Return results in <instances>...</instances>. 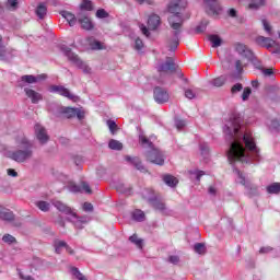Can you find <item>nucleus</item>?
I'll list each match as a JSON object with an SVG mask.
<instances>
[{
	"label": "nucleus",
	"instance_id": "25",
	"mask_svg": "<svg viewBox=\"0 0 280 280\" xmlns=\"http://www.w3.org/2000/svg\"><path fill=\"white\" fill-rule=\"evenodd\" d=\"M61 16L66 19V21L69 23L70 27H73L78 23V18L69 11H61Z\"/></svg>",
	"mask_w": 280,
	"mask_h": 280
},
{
	"label": "nucleus",
	"instance_id": "35",
	"mask_svg": "<svg viewBox=\"0 0 280 280\" xmlns=\"http://www.w3.org/2000/svg\"><path fill=\"white\" fill-rule=\"evenodd\" d=\"M54 246H55V252L57 253V255H60V253H62V249L67 246V242L55 241Z\"/></svg>",
	"mask_w": 280,
	"mask_h": 280
},
{
	"label": "nucleus",
	"instance_id": "33",
	"mask_svg": "<svg viewBox=\"0 0 280 280\" xmlns=\"http://www.w3.org/2000/svg\"><path fill=\"white\" fill-rule=\"evenodd\" d=\"M129 242H131V244H135L137 248H143V240L139 238L137 234L131 235L129 237Z\"/></svg>",
	"mask_w": 280,
	"mask_h": 280
},
{
	"label": "nucleus",
	"instance_id": "52",
	"mask_svg": "<svg viewBox=\"0 0 280 280\" xmlns=\"http://www.w3.org/2000/svg\"><path fill=\"white\" fill-rule=\"evenodd\" d=\"M8 8H11V10H16V5H19L18 0H8L7 1Z\"/></svg>",
	"mask_w": 280,
	"mask_h": 280
},
{
	"label": "nucleus",
	"instance_id": "57",
	"mask_svg": "<svg viewBox=\"0 0 280 280\" xmlns=\"http://www.w3.org/2000/svg\"><path fill=\"white\" fill-rule=\"evenodd\" d=\"M168 261H170V264H174V266H176V264H178V261H180V258L178 256H170Z\"/></svg>",
	"mask_w": 280,
	"mask_h": 280
},
{
	"label": "nucleus",
	"instance_id": "7",
	"mask_svg": "<svg viewBox=\"0 0 280 280\" xmlns=\"http://www.w3.org/2000/svg\"><path fill=\"white\" fill-rule=\"evenodd\" d=\"M142 198H144V200H148L149 205H151V207H153V209H155V211L165 213V211L167 209L165 207V202H163V200H161L159 197L154 196V190H152L150 188H145L142 191Z\"/></svg>",
	"mask_w": 280,
	"mask_h": 280
},
{
	"label": "nucleus",
	"instance_id": "4",
	"mask_svg": "<svg viewBox=\"0 0 280 280\" xmlns=\"http://www.w3.org/2000/svg\"><path fill=\"white\" fill-rule=\"evenodd\" d=\"M15 143L20 149L9 153V156L12 159V161H15L16 163H25V161L32 159L34 155V151L32 150L34 144H32L30 140H27L23 135H20L15 139Z\"/></svg>",
	"mask_w": 280,
	"mask_h": 280
},
{
	"label": "nucleus",
	"instance_id": "46",
	"mask_svg": "<svg viewBox=\"0 0 280 280\" xmlns=\"http://www.w3.org/2000/svg\"><path fill=\"white\" fill-rule=\"evenodd\" d=\"M262 27L268 36H272V26H270V23H268V21L262 20Z\"/></svg>",
	"mask_w": 280,
	"mask_h": 280
},
{
	"label": "nucleus",
	"instance_id": "59",
	"mask_svg": "<svg viewBox=\"0 0 280 280\" xmlns=\"http://www.w3.org/2000/svg\"><path fill=\"white\" fill-rule=\"evenodd\" d=\"M235 69L237 71V73H242V71H244V68L242 67V61L241 60H236Z\"/></svg>",
	"mask_w": 280,
	"mask_h": 280
},
{
	"label": "nucleus",
	"instance_id": "21",
	"mask_svg": "<svg viewBox=\"0 0 280 280\" xmlns=\"http://www.w3.org/2000/svg\"><path fill=\"white\" fill-rule=\"evenodd\" d=\"M24 93L32 101V104H38L43 100V94L30 88H25Z\"/></svg>",
	"mask_w": 280,
	"mask_h": 280
},
{
	"label": "nucleus",
	"instance_id": "41",
	"mask_svg": "<svg viewBox=\"0 0 280 280\" xmlns=\"http://www.w3.org/2000/svg\"><path fill=\"white\" fill-rule=\"evenodd\" d=\"M194 250L195 253H197L198 255H205V252L207 250V248L205 247V244L202 243H196L194 245Z\"/></svg>",
	"mask_w": 280,
	"mask_h": 280
},
{
	"label": "nucleus",
	"instance_id": "19",
	"mask_svg": "<svg viewBox=\"0 0 280 280\" xmlns=\"http://www.w3.org/2000/svg\"><path fill=\"white\" fill-rule=\"evenodd\" d=\"M235 51L240 54L243 58H247V60H253V50L248 48V46L237 43L235 44Z\"/></svg>",
	"mask_w": 280,
	"mask_h": 280
},
{
	"label": "nucleus",
	"instance_id": "26",
	"mask_svg": "<svg viewBox=\"0 0 280 280\" xmlns=\"http://www.w3.org/2000/svg\"><path fill=\"white\" fill-rule=\"evenodd\" d=\"M0 220H4V222H12V220H14V212L2 208V210H0Z\"/></svg>",
	"mask_w": 280,
	"mask_h": 280
},
{
	"label": "nucleus",
	"instance_id": "13",
	"mask_svg": "<svg viewBox=\"0 0 280 280\" xmlns=\"http://www.w3.org/2000/svg\"><path fill=\"white\" fill-rule=\"evenodd\" d=\"M153 97L156 104H165V102H170V93L161 86L154 89Z\"/></svg>",
	"mask_w": 280,
	"mask_h": 280
},
{
	"label": "nucleus",
	"instance_id": "38",
	"mask_svg": "<svg viewBox=\"0 0 280 280\" xmlns=\"http://www.w3.org/2000/svg\"><path fill=\"white\" fill-rule=\"evenodd\" d=\"M188 174L190 176H195L196 180L198 183H200V178H202V176H205V171H198V170H191V171H188Z\"/></svg>",
	"mask_w": 280,
	"mask_h": 280
},
{
	"label": "nucleus",
	"instance_id": "17",
	"mask_svg": "<svg viewBox=\"0 0 280 280\" xmlns=\"http://www.w3.org/2000/svg\"><path fill=\"white\" fill-rule=\"evenodd\" d=\"M55 115L61 119H72V117H75V108L62 106L57 107Z\"/></svg>",
	"mask_w": 280,
	"mask_h": 280
},
{
	"label": "nucleus",
	"instance_id": "39",
	"mask_svg": "<svg viewBox=\"0 0 280 280\" xmlns=\"http://www.w3.org/2000/svg\"><path fill=\"white\" fill-rule=\"evenodd\" d=\"M36 207H38V209L44 212H47L49 209H51V205H49L47 201H37Z\"/></svg>",
	"mask_w": 280,
	"mask_h": 280
},
{
	"label": "nucleus",
	"instance_id": "47",
	"mask_svg": "<svg viewBox=\"0 0 280 280\" xmlns=\"http://www.w3.org/2000/svg\"><path fill=\"white\" fill-rule=\"evenodd\" d=\"M96 18L97 19H108V12H106V10H104V9H98L96 11Z\"/></svg>",
	"mask_w": 280,
	"mask_h": 280
},
{
	"label": "nucleus",
	"instance_id": "30",
	"mask_svg": "<svg viewBox=\"0 0 280 280\" xmlns=\"http://www.w3.org/2000/svg\"><path fill=\"white\" fill-rule=\"evenodd\" d=\"M80 10V12H91L93 10V2L90 0H82Z\"/></svg>",
	"mask_w": 280,
	"mask_h": 280
},
{
	"label": "nucleus",
	"instance_id": "49",
	"mask_svg": "<svg viewBox=\"0 0 280 280\" xmlns=\"http://www.w3.org/2000/svg\"><path fill=\"white\" fill-rule=\"evenodd\" d=\"M135 49L137 51H141V49H143V40H141L139 37L135 40Z\"/></svg>",
	"mask_w": 280,
	"mask_h": 280
},
{
	"label": "nucleus",
	"instance_id": "1",
	"mask_svg": "<svg viewBox=\"0 0 280 280\" xmlns=\"http://www.w3.org/2000/svg\"><path fill=\"white\" fill-rule=\"evenodd\" d=\"M226 141H229V150L226 151L228 161L231 165L236 163L248 164L253 161H261L259 148L253 137V131H242V116L233 114L223 127Z\"/></svg>",
	"mask_w": 280,
	"mask_h": 280
},
{
	"label": "nucleus",
	"instance_id": "34",
	"mask_svg": "<svg viewBox=\"0 0 280 280\" xmlns=\"http://www.w3.org/2000/svg\"><path fill=\"white\" fill-rule=\"evenodd\" d=\"M132 218L136 222H143L145 220V213L141 210H136L132 212Z\"/></svg>",
	"mask_w": 280,
	"mask_h": 280
},
{
	"label": "nucleus",
	"instance_id": "16",
	"mask_svg": "<svg viewBox=\"0 0 280 280\" xmlns=\"http://www.w3.org/2000/svg\"><path fill=\"white\" fill-rule=\"evenodd\" d=\"M187 8V0H172L168 4V12L171 14H180V10Z\"/></svg>",
	"mask_w": 280,
	"mask_h": 280
},
{
	"label": "nucleus",
	"instance_id": "2",
	"mask_svg": "<svg viewBox=\"0 0 280 280\" xmlns=\"http://www.w3.org/2000/svg\"><path fill=\"white\" fill-rule=\"evenodd\" d=\"M183 23H185V19H183L182 13H171L168 16V25L172 28V37L167 42L168 51H176L178 49L180 34L183 33Z\"/></svg>",
	"mask_w": 280,
	"mask_h": 280
},
{
	"label": "nucleus",
	"instance_id": "42",
	"mask_svg": "<svg viewBox=\"0 0 280 280\" xmlns=\"http://www.w3.org/2000/svg\"><path fill=\"white\" fill-rule=\"evenodd\" d=\"M2 242H4V244H16V237L12 236L11 234H4Z\"/></svg>",
	"mask_w": 280,
	"mask_h": 280
},
{
	"label": "nucleus",
	"instance_id": "54",
	"mask_svg": "<svg viewBox=\"0 0 280 280\" xmlns=\"http://www.w3.org/2000/svg\"><path fill=\"white\" fill-rule=\"evenodd\" d=\"M117 191H120V194H130V189L126 188L124 184H120L119 186H117Z\"/></svg>",
	"mask_w": 280,
	"mask_h": 280
},
{
	"label": "nucleus",
	"instance_id": "55",
	"mask_svg": "<svg viewBox=\"0 0 280 280\" xmlns=\"http://www.w3.org/2000/svg\"><path fill=\"white\" fill-rule=\"evenodd\" d=\"M91 48L92 49H104V47L102 46V44L98 40H94L91 43Z\"/></svg>",
	"mask_w": 280,
	"mask_h": 280
},
{
	"label": "nucleus",
	"instance_id": "43",
	"mask_svg": "<svg viewBox=\"0 0 280 280\" xmlns=\"http://www.w3.org/2000/svg\"><path fill=\"white\" fill-rule=\"evenodd\" d=\"M241 91H244V85H242V83H235L232 88H231V93L233 95H237V93H241Z\"/></svg>",
	"mask_w": 280,
	"mask_h": 280
},
{
	"label": "nucleus",
	"instance_id": "18",
	"mask_svg": "<svg viewBox=\"0 0 280 280\" xmlns=\"http://www.w3.org/2000/svg\"><path fill=\"white\" fill-rule=\"evenodd\" d=\"M77 19L83 30H93V22L91 21V18H89V14L86 12H79Z\"/></svg>",
	"mask_w": 280,
	"mask_h": 280
},
{
	"label": "nucleus",
	"instance_id": "12",
	"mask_svg": "<svg viewBox=\"0 0 280 280\" xmlns=\"http://www.w3.org/2000/svg\"><path fill=\"white\" fill-rule=\"evenodd\" d=\"M43 80H47V74H38V75H32V74H25L21 77V83L19 86H25L26 84H37V82H43Z\"/></svg>",
	"mask_w": 280,
	"mask_h": 280
},
{
	"label": "nucleus",
	"instance_id": "31",
	"mask_svg": "<svg viewBox=\"0 0 280 280\" xmlns=\"http://www.w3.org/2000/svg\"><path fill=\"white\" fill-rule=\"evenodd\" d=\"M36 15L38 16V19H45V16L47 15V7L45 5V3H40L39 5H37Z\"/></svg>",
	"mask_w": 280,
	"mask_h": 280
},
{
	"label": "nucleus",
	"instance_id": "10",
	"mask_svg": "<svg viewBox=\"0 0 280 280\" xmlns=\"http://www.w3.org/2000/svg\"><path fill=\"white\" fill-rule=\"evenodd\" d=\"M158 71L161 78H163V75H167V73H174V71H176V63L174 62V59L172 57L166 58L165 62L158 67Z\"/></svg>",
	"mask_w": 280,
	"mask_h": 280
},
{
	"label": "nucleus",
	"instance_id": "32",
	"mask_svg": "<svg viewBox=\"0 0 280 280\" xmlns=\"http://www.w3.org/2000/svg\"><path fill=\"white\" fill-rule=\"evenodd\" d=\"M209 40L214 49H217V47H220L222 45V38H220V36L218 35H210Z\"/></svg>",
	"mask_w": 280,
	"mask_h": 280
},
{
	"label": "nucleus",
	"instance_id": "24",
	"mask_svg": "<svg viewBox=\"0 0 280 280\" xmlns=\"http://www.w3.org/2000/svg\"><path fill=\"white\" fill-rule=\"evenodd\" d=\"M161 25V16L158 14H151L148 19V27L149 30H156Z\"/></svg>",
	"mask_w": 280,
	"mask_h": 280
},
{
	"label": "nucleus",
	"instance_id": "53",
	"mask_svg": "<svg viewBox=\"0 0 280 280\" xmlns=\"http://www.w3.org/2000/svg\"><path fill=\"white\" fill-rule=\"evenodd\" d=\"M175 126H176L177 130H183V128H185V126H186V122H185V120L177 119V120H175Z\"/></svg>",
	"mask_w": 280,
	"mask_h": 280
},
{
	"label": "nucleus",
	"instance_id": "50",
	"mask_svg": "<svg viewBox=\"0 0 280 280\" xmlns=\"http://www.w3.org/2000/svg\"><path fill=\"white\" fill-rule=\"evenodd\" d=\"M185 97H187V100H194V97H196V92H194L191 89H186Z\"/></svg>",
	"mask_w": 280,
	"mask_h": 280
},
{
	"label": "nucleus",
	"instance_id": "8",
	"mask_svg": "<svg viewBox=\"0 0 280 280\" xmlns=\"http://www.w3.org/2000/svg\"><path fill=\"white\" fill-rule=\"evenodd\" d=\"M61 51L65 54L66 57H68V60L72 62V65H75L79 69H82L83 73H91V68L84 63V61L81 60L78 55H75L73 51H71V48L68 46H61Z\"/></svg>",
	"mask_w": 280,
	"mask_h": 280
},
{
	"label": "nucleus",
	"instance_id": "58",
	"mask_svg": "<svg viewBox=\"0 0 280 280\" xmlns=\"http://www.w3.org/2000/svg\"><path fill=\"white\" fill-rule=\"evenodd\" d=\"M83 211H88V212L93 211V203L84 202L83 203Z\"/></svg>",
	"mask_w": 280,
	"mask_h": 280
},
{
	"label": "nucleus",
	"instance_id": "27",
	"mask_svg": "<svg viewBox=\"0 0 280 280\" xmlns=\"http://www.w3.org/2000/svg\"><path fill=\"white\" fill-rule=\"evenodd\" d=\"M163 182L165 185H167V187H176L178 185V179L173 175H164Z\"/></svg>",
	"mask_w": 280,
	"mask_h": 280
},
{
	"label": "nucleus",
	"instance_id": "61",
	"mask_svg": "<svg viewBox=\"0 0 280 280\" xmlns=\"http://www.w3.org/2000/svg\"><path fill=\"white\" fill-rule=\"evenodd\" d=\"M269 126H270V128H275L276 130H280L279 120H271V124Z\"/></svg>",
	"mask_w": 280,
	"mask_h": 280
},
{
	"label": "nucleus",
	"instance_id": "14",
	"mask_svg": "<svg viewBox=\"0 0 280 280\" xmlns=\"http://www.w3.org/2000/svg\"><path fill=\"white\" fill-rule=\"evenodd\" d=\"M34 130L37 141L40 143V145H45V143L49 141V135H47V129H45V127H43L40 124H36Z\"/></svg>",
	"mask_w": 280,
	"mask_h": 280
},
{
	"label": "nucleus",
	"instance_id": "62",
	"mask_svg": "<svg viewBox=\"0 0 280 280\" xmlns=\"http://www.w3.org/2000/svg\"><path fill=\"white\" fill-rule=\"evenodd\" d=\"M140 30L144 36H147V37L150 36V31L148 30V27L145 25L141 24Z\"/></svg>",
	"mask_w": 280,
	"mask_h": 280
},
{
	"label": "nucleus",
	"instance_id": "11",
	"mask_svg": "<svg viewBox=\"0 0 280 280\" xmlns=\"http://www.w3.org/2000/svg\"><path fill=\"white\" fill-rule=\"evenodd\" d=\"M48 91L50 93H58V95H61L62 97H67L68 100H78V96L72 94L69 89L62 86V85H50Z\"/></svg>",
	"mask_w": 280,
	"mask_h": 280
},
{
	"label": "nucleus",
	"instance_id": "40",
	"mask_svg": "<svg viewBox=\"0 0 280 280\" xmlns=\"http://www.w3.org/2000/svg\"><path fill=\"white\" fill-rule=\"evenodd\" d=\"M199 150L201 152V155L203 156V159H207V156H209V144L203 142L199 144Z\"/></svg>",
	"mask_w": 280,
	"mask_h": 280
},
{
	"label": "nucleus",
	"instance_id": "44",
	"mask_svg": "<svg viewBox=\"0 0 280 280\" xmlns=\"http://www.w3.org/2000/svg\"><path fill=\"white\" fill-rule=\"evenodd\" d=\"M261 5H264V0H252L249 10H257L258 8H261Z\"/></svg>",
	"mask_w": 280,
	"mask_h": 280
},
{
	"label": "nucleus",
	"instance_id": "45",
	"mask_svg": "<svg viewBox=\"0 0 280 280\" xmlns=\"http://www.w3.org/2000/svg\"><path fill=\"white\" fill-rule=\"evenodd\" d=\"M250 93H253V90L250 88H244L243 93L241 95L243 102H247V100L250 97Z\"/></svg>",
	"mask_w": 280,
	"mask_h": 280
},
{
	"label": "nucleus",
	"instance_id": "63",
	"mask_svg": "<svg viewBox=\"0 0 280 280\" xmlns=\"http://www.w3.org/2000/svg\"><path fill=\"white\" fill-rule=\"evenodd\" d=\"M8 175L12 176L13 178H16V176H19V173L16 171H14L13 168H9Z\"/></svg>",
	"mask_w": 280,
	"mask_h": 280
},
{
	"label": "nucleus",
	"instance_id": "3",
	"mask_svg": "<svg viewBox=\"0 0 280 280\" xmlns=\"http://www.w3.org/2000/svg\"><path fill=\"white\" fill-rule=\"evenodd\" d=\"M152 137L148 139L143 131L139 132V143L142 148H148L149 150L144 153V156L149 163H153L154 165H164L165 164V153L161 151L159 148L154 147L152 143Z\"/></svg>",
	"mask_w": 280,
	"mask_h": 280
},
{
	"label": "nucleus",
	"instance_id": "15",
	"mask_svg": "<svg viewBox=\"0 0 280 280\" xmlns=\"http://www.w3.org/2000/svg\"><path fill=\"white\" fill-rule=\"evenodd\" d=\"M207 5L206 12L209 16H218L222 12V8L217 0H203Z\"/></svg>",
	"mask_w": 280,
	"mask_h": 280
},
{
	"label": "nucleus",
	"instance_id": "37",
	"mask_svg": "<svg viewBox=\"0 0 280 280\" xmlns=\"http://www.w3.org/2000/svg\"><path fill=\"white\" fill-rule=\"evenodd\" d=\"M71 275H73L78 280H89L86 279V276L80 272V269H78L77 267L71 268Z\"/></svg>",
	"mask_w": 280,
	"mask_h": 280
},
{
	"label": "nucleus",
	"instance_id": "29",
	"mask_svg": "<svg viewBox=\"0 0 280 280\" xmlns=\"http://www.w3.org/2000/svg\"><path fill=\"white\" fill-rule=\"evenodd\" d=\"M109 150L120 151L124 150V144L119 140L112 139L108 142Z\"/></svg>",
	"mask_w": 280,
	"mask_h": 280
},
{
	"label": "nucleus",
	"instance_id": "22",
	"mask_svg": "<svg viewBox=\"0 0 280 280\" xmlns=\"http://www.w3.org/2000/svg\"><path fill=\"white\" fill-rule=\"evenodd\" d=\"M125 161H127V163H131V165H135V167L138 168L139 172H148V170H145V166H143L139 158H132L130 155H126Z\"/></svg>",
	"mask_w": 280,
	"mask_h": 280
},
{
	"label": "nucleus",
	"instance_id": "64",
	"mask_svg": "<svg viewBox=\"0 0 280 280\" xmlns=\"http://www.w3.org/2000/svg\"><path fill=\"white\" fill-rule=\"evenodd\" d=\"M261 71H262L264 75H272V73H273L272 69H270V68L262 69Z\"/></svg>",
	"mask_w": 280,
	"mask_h": 280
},
{
	"label": "nucleus",
	"instance_id": "5",
	"mask_svg": "<svg viewBox=\"0 0 280 280\" xmlns=\"http://www.w3.org/2000/svg\"><path fill=\"white\" fill-rule=\"evenodd\" d=\"M52 205L60 211V213L68 215L69 222H72L75 229H84V224L89 223V217H79L71 208H69V206L65 205L62 201L55 200L52 201Z\"/></svg>",
	"mask_w": 280,
	"mask_h": 280
},
{
	"label": "nucleus",
	"instance_id": "20",
	"mask_svg": "<svg viewBox=\"0 0 280 280\" xmlns=\"http://www.w3.org/2000/svg\"><path fill=\"white\" fill-rule=\"evenodd\" d=\"M256 43L259 47H265L266 49H271L275 45H278L276 40L270 37L258 36L256 37Z\"/></svg>",
	"mask_w": 280,
	"mask_h": 280
},
{
	"label": "nucleus",
	"instance_id": "23",
	"mask_svg": "<svg viewBox=\"0 0 280 280\" xmlns=\"http://www.w3.org/2000/svg\"><path fill=\"white\" fill-rule=\"evenodd\" d=\"M10 58H12V50L4 47L3 37L0 35V60H10Z\"/></svg>",
	"mask_w": 280,
	"mask_h": 280
},
{
	"label": "nucleus",
	"instance_id": "51",
	"mask_svg": "<svg viewBox=\"0 0 280 280\" xmlns=\"http://www.w3.org/2000/svg\"><path fill=\"white\" fill-rule=\"evenodd\" d=\"M207 31V22H201L200 25L196 27L197 34H202V32Z\"/></svg>",
	"mask_w": 280,
	"mask_h": 280
},
{
	"label": "nucleus",
	"instance_id": "56",
	"mask_svg": "<svg viewBox=\"0 0 280 280\" xmlns=\"http://www.w3.org/2000/svg\"><path fill=\"white\" fill-rule=\"evenodd\" d=\"M272 247H270V246H266V247H261L260 248V250H259V253L261 254V255H266V254H268V253H272Z\"/></svg>",
	"mask_w": 280,
	"mask_h": 280
},
{
	"label": "nucleus",
	"instance_id": "48",
	"mask_svg": "<svg viewBox=\"0 0 280 280\" xmlns=\"http://www.w3.org/2000/svg\"><path fill=\"white\" fill-rule=\"evenodd\" d=\"M107 126L112 135H115V130H117V122H115V120H107Z\"/></svg>",
	"mask_w": 280,
	"mask_h": 280
},
{
	"label": "nucleus",
	"instance_id": "28",
	"mask_svg": "<svg viewBox=\"0 0 280 280\" xmlns=\"http://www.w3.org/2000/svg\"><path fill=\"white\" fill-rule=\"evenodd\" d=\"M210 84L212 86H215L217 89H220V86H224L226 84V77L221 75L210 81Z\"/></svg>",
	"mask_w": 280,
	"mask_h": 280
},
{
	"label": "nucleus",
	"instance_id": "9",
	"mask_svg": "<svg viewBox=\"0 0 280 280\" xmlns=\"http://www.w3.org/2000/svg\"><path fill=\"white\" fill-rule=\"evenodd\" d=\"M67 188L71 194H93L91 186L86 182H81L80 185H77L73 182H68Z\"/></svg>",
	"mask_w": 280,
	"mask_h": 280
},
{
	"label": "nucleus",
	"instance_id": "6",
	"mask_svg": "<svg viewBox=\"0 0 280 280\" xmlns=\"http://www.w3.org/2000/svg\"><path fill=\"white\" fill-rule=\"evenodd\" d=\"M234 173L236 174L235 182L245 187L248 196H259V186L252 184L250 179H248L242 171L234 168Z\"/></svg>",
	"mask_w": 280,
	"mask_h": 280
},
{
	"label": "nucleus",
	"instance_id": "36",
	"mask_svg": "<svg viewBox=\"0 0 280 280\" xmlns=\"http://www.w3.org/2000/svg\"><path fill=\"white\" fill-rule=\"evenodd\" d=\"M267 192L280 194V183H273V184L267 186Z\"/></svg>",
	"mask_w": 280,
	"mask_h": 280
},
{
	"label": "nucleus",
	"instance_id": "60",
	"mask_svg": "<svg viewBox=\"0 0 280 280\" xmlns=\"http://www.w3.org/2000/svg\"><path fill=\"white\" fill-rule=\"evenodd\" d=\"M75 117L82 120L84 118V110L75 108Z\"/></svg>",
	"mask_w": 280,
	"mask_h": 280
}]
</instances>
